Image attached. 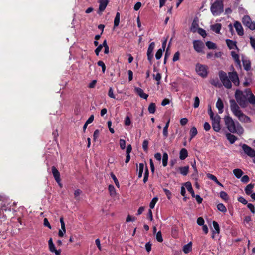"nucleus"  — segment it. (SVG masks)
<instances>
[{
  "label": "nucleus",
  "mask_w": 255,
  "mask_h": 255,
  "mask_svg": "<svg viewBox=\"0 0 255 255\" xmlns=\"http://www.w3.org/2000/svg\"><path fill=\"white\" fill-rule=\"evenodd\" d=\"M196 71L198 74L202 77H206L207 76V66L197 64L196 66Z\"/></svg>",
  "instance_id": "7"
},
{
  "label": "nucleus",
  "mask_w": 255,
  "mask_h": 255,
  "mask_svg": "<svg viewBox=\"0 0 255 255\" xmlns=\"http://www.w3.org/2000/svg\"><path fill=\"white\" fill-rule=\"evenodd\" d=\"M110 175H111V178L114 180L116 186L118 187H119V186H120L119 183V181H118L117 178H116V176L112 172H111L110 173Z\"/></svg>",
  "instance_id": "48"
},
{
  "label": "nucleus",
  "mask_w": 255,
  "mask_h": 255,
  "mask_svg": "<svg viewBox=\"0 0 255 255\" xmlns=\"http://www.w3.org/2000/svg\"><path fill=\"white\" fill-rule=\"evenodd\" d=\"M226 136L231 144L234 143L238 139V138L236 136L230 133H226Z\"/></svg>",
  "instance_id": "20"
},
{
  "label": "nucleus",
  "mask_w": 255,
  "mask_h": 255,
  "mask_svg": "<svg viewBox=\"0 0 255 255\" xmlns=\"http://www.w3.org/2000/svg\"><path fill=\"white\" fill-rule=\"evenodd\" d=\"M184 186L187 188V190L191 193L193 197L195 196V193L193 189L191 183L189 181L186 182L184 183Z\"/></svg>",
  "instance_id": "19"
},
{
  "label": "nucleus",
  "mask_w": 255,
  "mask_h": 255,
  "mask_svg": "<svg viewBox=\"0 0 255 255\" xmlns=\"http://www.w3.org/2000/svg\"><path fill=\"white\" fill-rule=\"evenodd\" d=\"M97 65L102 68V72L104 73L106 70V66L105 63L102 61H99L97 62Z\"/></svg>",
  "instance_id": "47"
},
{
  "label": "nucleus",
  "mask_w": 255,
  "mask_h": 255,
  "mask_svg": "<svg viewBox=\"0 0 255 255\" xmlns=\"http://www.w3.org/2000/svg\"><path fill=\"white\" fill-rule=\"evenodd\" d=\"M148 141L147 139L143 140L142 143V148L145 152H147L148 149Z\"/></svg>",
  "instance_id": "45"
},
{
  "label": "nucleus",
  "mask_w": 255,
  "mask_h": 255,
  "mask_svg": "<svg viewBox=\"0 0 255 255\" xmlns=\"http://www.w3.org/2000/svg\"><path fill=\"white\" fill-rule=\"evenodd\" d=\"M155 44L154 42L150 43L147 51V59L149 61L150 64H152V60L153 58V50L155 48Z\"/></svg>",
  "instance_id": "8"
},
{
  "label": "nucleus",
  "mask_w": 255,
  "mask_h": 255,
  "mask_svg": "<svg viewBox=\"0 0 255 255\" xmlns=\"http://www.w3.org/2000/svg\"><path fill=\"white\" fill-rule=\"evenodd\" d=\"M60 222L61 226V230L59 229L58 231V236L60 237H62L64 236V233H66V228L65 223L64 222V219L63 217H61L60 218Z\"/></svg>",
  "instance_id": "14"
},
{
  "label": "nucleus",
  "mask_w": 255,
  "mask_h": 255,
  "mask_svg": "<svg viewBox=\"0 0 255 255\" xmlns=\"http://www.w3.org/2000/svg\"><path fill=\"white\" fill-rule=\"evenodd\" d=\"M169 123H170V119H169L168 120V121L166 122V125L163 128V135L164 138H166L168 136V128L169 126Z\"/></svg>",
  "instance_id": "28"
},
{
  "label": "nucleus",
  "mask_w": 255,
  "mask_h": 255,
  "mask_svg": "<svg viewBox=\"0 0 255 255\" xmlns=\"http://www.w3.org/2000/svg\"><path fill=\"white\" fill-rule=\"evenodd\" d=\"M243 65L244 69L248 71L251 69V62L249 60H242Z\"/></svg>",
  "instance_id": "27"
},
{
  "label": "nucleus",
  "mask_w": 255,
  "mask_h": 255,
  "mask_svg": "<svg viewBox=\"0 0 255 255\" xmlns=\"http://www.w3.org/2000/svg\"><path fill=\"white\" fill-rule=\"evenodd\" d=\"M51 171L55 181L59 183L60 186H61V184L59 183L60 181V175L59 172L54 166L52 167Z\"/></svg>",
  "instance_id": "13"
},
{
  "label": "nucleus",
  "mask_w": 255,
  "mask_h": 255,
  "mask_svg": "<svg viewBox=\"0 0 255 255\" xmlns=\"http://www.w3.org/2000/svg\"><path fill=\"white\" fill-rule=\"evenodd\" d=\"M120 148L122 149H124L126 148V141L125 140L120 139L119 141Z\"/></svg>",
  "instance_id": "57"
},
{
  "label": "nucleus",
  "mask_w": 255,
  "mask_h": 255,
  "mask_svg": "<svg viewBox=\"0 0 255 255\" xmlns=\"http://www.w3.org/2000/svg\"><path fill=\"white\" fill-rule=\"evenodd\" d=\"M220 197L225 201H228L229 200V196L227 193L225 191H221L220 193Z\"/></svg>",
  "instance_id": "39"
},
{
  "label": "nucleus",
  "mask_w": 255,
  "mask_h": 255,
  "mask_svg": "<svg viewBox=\"0 0 255 255\" xmlns=\"http://www.w3.org/2000/svg\"><path fill=\"white\" fill-rule=\"evenodd\" d=\"M250 39L251 45L253 48L255 50V39L253 38L252 37H251Z\"/></svg>",
  "instance_id": "64"
},
{
  "label": "nucleus",
  "mask_w": 255,
  "mask_h": 255,
  "mask_svg": "<svg viewBox=\"0 0 255 255\" xmlns=\"http://www.w3.org/2000/svg\"><path fill=\"white\" fill-rule=\"evenodd\" d=\"M108 95L109 97H110L111 98L115 99V95L114 94V92H113V89L112 87H110L109 88L108 93Z\"/></svg>",
  "instance_id": "55"
},
{
  "label": "nucleus",
  "mask_w": 255,
  "mask_h": 255,
  "mask_svg": "<svg viewBox=\"0 0 255 255\" xmlns=\"http://www.w3.org/2000/svg\"><path fill=\"white\" fill-rule=\"evenodd\" d=\"M192 244L190 242L188 244L185 245L183 248V251L185 254H188L192 251Z\"/></svg>",
  "instance_id": "22"
},
{
  "label": "nucleus",
  "mask_w": 255,
  "mask_h": 255,
  "mask_svg": "<svg viewBox=\"0 0 255 255\" xmlns=\"http://www.w3.org/2000/svg\"><path fill=\"white\" fill-rule=\"evenodd\" d=\"M226 42L228 48L230 49L237 48L236 42L230 39H227Z\"/></svg>",
  "instance_id": "21"
},
{
  "label": "nucleus",
  "mask_w": 255,
  "mask_h": 255,
  "mask_svg": "<svg viewBox=\"0 0 255 255\" xmlns=\"http://www.w3.org/2000/svg\"><path fill=\"white\" fill-rule=\"evenodd\" d=\"M108 190L110 196L114 197L116 195V192L114 186L112 185H109L108 186Z\"/></svg>",
  "instance_id": "35"
},
{
  "label": "nucleus",
  "mask_w": 255,
  "mask_h": 255,
  "mask_svg": "<svg viewBox=\"0 0 255 255\" xmlns=\"http://www.w3.org/2000/svg\"><path fill=\"white\" fill-rule=\"evenodd\" d=\"M144 170V164L140 163L139 164V172H138V178H140L142 176V174Z\"/></svg>",
  "instance_id": "42"
},
{
  "label": "nucleus",
  "mask_w": 255,
  "mask_h": 255,
  "mask_svg": "<svg viewBox=\"0 0 255 255\" xmlns=\"http://www.w3.org/2000/svg\"><path fill=\"white\" fill-rule=\"evenodd\" d=\"M156 105L154 103H151L149 105L148 110L150 113L151 114H154L155 112L156 111Z\"/></svg>",
  "instance_id": "32"
},
{
  "label": "nucleus",
  "mask_w": 255,
  "mask_h": 255,
  "mask_svg": "<svg viewBox=\"0 0 255 255\" xmlns=\"http://www.w3.org/2000/svg\"><path fill=\"white\" fill-rule=\"evenodd\" d=\"M204 129L206 131H208L211 129V126L208 122H206L204 123Z\"/></svg>",
  "instance_id": "62"
},
{
  "label": "nucleus",
  "mask_w": 255,
  "mask_h": 255,
  "mask_svg": "<svg viewBox=\"0 0 255 255\" xmlns=\"http://www.w3.org/2000/svg\"><path fill=\"white\" fill-rule=\"evenodd\" d=\"M212 122L220 123L221 118L219 115L217 114L215 116L213 117V119H211Z\"/></svg>",
  "instance_id": "54"
},
{
  "label": "nucleus",
  "mask_w": 255,
  "mask_h": 255,
  "mask_svg": "<svg viewBox=\"0 0 255 255\" xmlns=\"http://www.w3.org/2000/svg\"><path fill=\"white\" fill-rule=\"evenodd\" d=\"M43 225L44 226L47 227L49 229H51V226L46 218H45L43 220Z\"/></svg>",
  "instance_id": "61"
},
{
  "label": "nucleus",
  "mask_w": 255,
  "mask_h": 255,
  "mask_svg": "<svg viewBox=\"0 0 255 255\" xmlns=\"http://www.w3.org/2000/svg\"><path fill=\"white\" fill-rule=\"evenodd\" d=\"M230 109L233 114L238 117L241 122L251 123V118L244 114L240 110L239 106L237 104L236 101L232 99L229 100Z\"/></svg>",
  "instance_id": "2"
},
{
  "label": "nucleus",
  "mask_w": 255,
  "mask_h": 255,
  "mask_svg": "<svg viewBox=\"0 0 255 255\" xmlns=\"http://www.w3.org/2000/svg\"><path fill=\"white\" fill-rule=\"evenodd\" d=\"M99 3V9L97 11L98 14H101L106 9L108 3V0H98Z\"/></svg>",
  "instance_id": "10"
},
{
  "label": "nucleus",
  "mask_w": 255,
  "mask_h": 255,
  "mask_svg": "<svg viewBox=\"0 0 255 255\" xmlns=\"http://www.w3.org/2000/svg\"><path fill=\"white\" fill-rule=\"evenodd\" d=\"M250 180L249 176L247 175H244L241 179V181L245 183H248Z\"/></svg>",
  "instance_id": "60"
},
{
  "label": "nucleus",
  "mask_w": 255,
  "mask_h": 255,
  "mask_svg": "<svg viewBox=\"0 0 255 255\" xmlns=\"http://www.w3.org/2000/svg\"><path fill=\"white\" fill-rule=\"evenodd\" d=\"M131 123V120L129 116L126 117L125 119V125L126 126H129Z\"/></svg>",
  "instance_id": "63"
},
{
  "label": "nucleus",
  "mask_w": 255,
  "mask_h": 255,
  "mask_svg": "<svg viewBox=\"0 0 255 255\" xmlns=\"http://www.w3.org/2000/svg\"><path fill=\"white\" fill-rule=\"evenodd\" d=\"M224 5L222 1L216 0L211 5L210 10L214 16L220 15L223 12Z\"/></svg>",
  "instance_id": "4"
},
{
  "label": "nucleus",
  "mask_w": 255,
  "mask_h": 255,
  "mask_svg": "<svg viewBox=\"0 0 255 255\" xmlns=\"http://www.w3.org/2000/svg\"><path fill=\"white\" fill-rule=\"evenodd\" d=\"M189 167L188 166L180 167L179 168L180 173L183 176H186L189 172Z\"/></svg>",
  "instance_id": "29"
},
{
  "label": "nucleus",
  "mask_w": 255,
  "mask_h": 255,
  "mask_svg": "<svg viewBox=\"0 0 255 255\" xmlns=\"http://www.w3.org/2000/svg\"><path fill=\"white\" fill-rule=\"evenodd\" d=\"M207 176L210 179L214 181L218 185H219L221 187H223V184L218 181L217 177L215 175L210 174V173H208L207 174Z\"/></svg>",
  "instance_id": "26"
},
{
  "label": "nucleus",
  "mask_w": 255,
  "mask_h": 255,
  "mask_svg": "<svg viewBox=\"0 0 255 255\" xmlns=\"http://www.w3.org/2000/svg\"><path fill=\"white\" fill-rule=\"evenodd\" d=\"M169 55H170V52H169V45L168 47H167V48L166 49L165 56H164V63L165 64L166 63L167 59L169 57Z\"/></svg>",
  "instance_id": "52"
},
{
  "label": "nucleus",
  "mask_w": 255,
  "mask_h": 255,
  "mask_svg": "<svg viewBox=\"0 0 255 255\" xmlns=\"http://www.w3.org/2000/svg\"><path fill=\"white\" fill-rule=\"evenodd\" d=\"M180 53L179 51L176 52L173 56V61L176 62V61L179 60V58H180Z\"/></svg>",
  "instance_id": "56"
},
{
  "label": "nucleus",
  "mask_w": 255,
  "mask_h": 255,
  "mask_svg": "<svg viewBox=\"0 0 255 255\" xmlns=\"http://www.w3.org/2000/svg\"><path fill=\"white\" fill-rule=\"evenodd\" d=\"M211 84L216 87H220L221 86V84L220 83L218 79H212L211 81Z\"/></svg>",
  "instance_id": "51"
},
{
  "label": "nucleus",
  "mask_w": 255,
  "mask_h": 255,
  "mask_svg": "<svg viewBox=\"0 0 255 255\" xmlns=\"http://www.w3.org/2000/svg\"><path fill=\"white\" fill-rule=\"evenodd\" d=\"M206 45L209 49H215L217 47L216 44L211 41L206 42Z\"/></svg>",
  "instance_id": "41"
},
{
  "label": "nucleus",
  "mask_w": 255,
  "mask_h": 255,
  "mask_svg": "<svg viewBox=\"0 0 255 255\" xmlns=\"http://www.w3.org/2000/svg\"><path fill=\"white\" fill-rule=\"evenodd\" d=\"M99 130L98 129H96L95 130V131L94 132V134H93L94 141H96V140L99 137Z\"/></svg>",
  "instance_id": "59"
},
{
  "label": "nucleus",
  "mask_w": 255,
  "mask_h": 255,
  "mask_svg": "<svg viewBox=\"0 0 255 255\" xmlns=\"http://www.w3.org/2000/svg\"><path fill=\"white\" fill-rule=\"evenodd\" d=\"M233 174L238 179L240 178L243 174V172L240 169H235L233 170Z\"/></svg>",
  "instance_id": "31"
},
{
  "label": "nucleus",
  "mask_w": 255,
  "mask_h": 255,
  "mask_svg": "<svg viewBox=\"0 0 255 255\" xmlns=\"http://www.w3.org/2000/svg\"><path fill=\"white\" fill-rule=\"evenodd\" d=\"M120 14L119 12H117L116 14V16L114 19V27H117L120 23Z\"/></svg>",
  "instance_id": "33"
},
{
  "label": "nucleus",
  "mask_w": 255,
  "mask_h": 255,
  "mask_svg": "<svg viewBox=\"0 0 255 255\" xmlns=\"http://www.w3.org/2000/svg\"><path fill=\"white\" fill-rule=\"evenodd\" d=\"M243 24L251 30H255V23L253 22L251 18L248 15L244 16L242 18Z\"/></svg>",
  "instance_id": "6"
},
{
  "label": "nucleus",
  "mask_w": 255,
  "mask_h": 255,
  "mask_svg": "<svg viewBox=\"0 0 255 255\" xmlns=\"http://www.w3.org/2000/svg\"><path fill=\"white\" fill-rule=\"evenodd\" d=\"M197 32L203 37H205L207 36L206 31L201 28H198Z\"/></svg>",
  "instance_id": "50"
},
{
  "label": "nucleus",
  "mask_w": 255,
  "mask_h": 255,
  "mask_svg": "<svg viewBox=\"0 0 255 255\" xmlns=\"http://www.w3.org/2000/svg\"><path fill=\"white\" fill-rule=\"evenodd\" d=\"M217 209L221 212L225 213L227 211V208L223 203H219L217 205Z\"/></svg>",
  "instance_id": "40"
},
{
  "label": "nucleus",
  "mask_w": 255,
  "mask_h": 255,
  "mask_svg": "<svg viewBox=\"0 0 255 255\" xmlns=\"http://www.w3.org/2000/svg\"><path fill=\"white\" fill-rule=\"evenodd\" d=\"M198 26L199 25L197 21H195V20H194L191 24L190 30L193 33H195L197 31H198V29L199 28Z\"/></svg>",
  "instance_id": "30"
},
{
  "label": "nucleus",
  "mask_w": 255,
  "mask_h": 255,
  "mask_svg": "<svg viewBox=\"0 0 255 255\" xmlns=\"http://www.w3.org/2000/svg\"><path fill=\"white\" fill-rule=\"evenodd\" d=\"M213 130L216 132H219L221 129L220 123L212 122V123Z\"/></svg>",
  "instance_id": "38"
},
{
  "label": "nucleus",
  "mask_w": 255,
  "mask_h": 255,
  "mask_svg": "<svg viewBox=\"0 0 255 255\" xmlns=\"http://www.w3.org/2000/svg\"><path fill=\"white\" fill-rule=\"evenodd\" d=\"M225 125L228 130L231 133H235L237 132L235 124L232 118L229 116H226L224 118Z\"/></svg>",
  "instance_id": "5"
},
{
  "label": "nucleus",
  "mask_w": 255,
  "mask_h": 255,
  "mask_svg": "<svg viewBox=\"0 0 255 255\" xmlns=\"http://www.w3.org/2000/svg\"><path fill=\"white\" fill-rule=\"evenodd\" d=\"M163 191H164L165 195H166L167 198L168 199H170L171 198V196H172L171 192L169 190H168L167 189H163Z\"/></svg>",
  "instance_id": "58"
},
{
  "label": "nucleus",
  "mask_w": 255,
  "mask_h": 255,
  "mask_svg": "<svg viewBox=\"0 0 255 255\" xmlns=\"http://www.w3.org/2000/svg\"><path fill=\"white\" fill-rule=\"evenodd\" d=\"M0 212L1 213V211L4 212L6 211L7 210L10 211V208L8 207V204H6L5 203L1 204V205L0 206ZM2 218L4 220L6 219V216L3 215L2 216L1 215V213L0 214V219Z\"/></svg>",
  "instance_id": "17"
},
{
  "label": "nucleus",
  "mask_w": 255,
  "mask_h": 255,
  "mask_svg": "<svg viewBox=\"0 0 255 255\" xmlns=\"http://www.w3.org/2000/svg\"><path fill=\"white\" fill-rule=\"evenodd\" d=\"M255 186V184L250 183L245 188V193L247 195H250L252 193V189Z\"/></svg>",
  "instance_id": "25"
},
{
  "label": "nucleus",
  "mask_w": 255,
  "mask_h": 255,
  "mask_svg": "<svg viewBox=\"0 0 255 255\" xmlns=\"http://www.w3.org/2000/svg\"><path fill=\"white\" fill-rule=\"evenodd\" d=\"M168 155L167 153H163L162 158V164L164 167H166L168 164Z\"/></svg>",
  "instance_id": "36"
},
{
  "label": "nucleus",
  "mask_w": 255,
  "mask_h": 255,
  "mask_svg": "<svg viewBox=\"0 0 255 255\" xmlns=\"http://www.w3.org/2000/svg\"><path fill=\"white\" fill-rule=\"evenodd\" d=\"M216 106L219 110V113H222L223 111L224 104L222 100L220 98H218L217 100Z\"/></svg>",
  "instance_id": "18"
},
{
  "label": "nucleus",
  "mask_w": 255,
  "mask_h": 255,
  "mask_svg": "<svg viewBox=\"0 0 255 255\" xmlns=\"http://www.w3.org/2000/svg\"><path fill=\"white\" fill-rule=\"evenodd\" d=\"M149 177V170L147 166L146 167L143 178V182L145 183L147 181Z\"/></svg>",
  "instance_id": "46"
},
{
  "label": "nucleus",
  "mask_w": 255,
  "mask_h": 255,
  "mask_svg": "<svg viewBox=\"0 0 255 255\" xmlns=\"http://www.w3.org/2000/svg\"><path fill=\"white\" fill-rule=\"evenodd\" d=\"M193 47L196 51L198 53L202 52L204 47V43L201 41L194 40L193 41Z\"/></svg>",
  "instance_id": "12"
},
{
  "label": "nucleus",
  "mask_w": 255,
  "mask_h": 255,
  "mask_svg": "<svg viewBox=\"0 0 255 255\" xmlns=\"http://www.w3.org/2000/svg\"><path fill=\"white\" fill-rule=\"evenodd\" d=\"M235 98L239 105L243 108H245L248 106V99L247 96L244 94L242 91L239 89L236 90L235 93Z\"/></svg>",
  "instance_id": "3"
},
{
  "label": "nucleus",
  "mask_w": 255,
  "mask_h": 255,
  "mask_svg": "<svg viewBox=\"0 0 255 255\" xmlns=\"http://www.w3.org/2000/svg\"><path fill=\"white\" fill-rule=\"evenodd\" d=\"M198 133L197 130L195 127H193L190 131V135L191 139L193 138Z\"/></svg>",
  "instance_id": "34"
},
{
  "label": "nucleus",
  "mask_w": 255,
  "mask_h": 255,
  "mask_svg": "<svg viewBox=\"0 0 255 255\" xmlns=\"http://www.w3.org/2000/svg\"><path fill=\"white\" fill-rule=\"evenodd\" d=\"M245 92L246 93V96L247 97L249 95V97L248 98V101L249 103L253 105V106L255 105V96L252 93V91L250 89L248 88L245 90Z\"/></svg>",
  "instance_id": "11"
},
{
  "label": "nucleus",
  "mask_w": 255,
  "mask_h": 255,
  "mask_svg": "<svg viewBox=\"0 0 255 255\" xmlns=\"http://www.w3.org/2000/svg\"><path fill=\"white\" fill-rule=\"evenodd\" d=\"M213 226L215 229V231H213V232L219 234L220 233V227L218 223L216 221H213Z\"/></svg>",
  "instance_id": "37"
},
{
  "label": "nucleus",
  "mask_w": 255,
  "mask_h": 255,
  "mask_svg": "<svg viewBox=\"0 0 255 255\" xmlns=\"http://www.w3.org/2000/svg\"><path fill=\"white\" fill-rule=\"evenodd\" d=\"M156 239L157 241L159 242H163V238L162 236V233L160 231H158L156 236Z\"/></svg>",
  "instance_id": "49"
},
{
  "label": "nucleus",
  "mask_w": 255,
  "mask_h": 255,
  "mask_svg": "<svg viewBox=\"0 0 255 255\" xmlns=\"http://www.w3.org/2000/svg\"><path fill=\"white\" fill-rule=\"evenodd\" d=\"M234 26L239 36L244 35V30L240 22L236 21L234 24Z\"/></svg>",
  "instance_id": "15"
},
{
  "label": "nucleus",
  "mask_w": 255,
  "mask_h": 255,
  "mask_svg": "<svg viewBox=\"0 0 255 255\" xmlns=\"http://www.w3.org/2000/svg\"><path fill=\"white\" fill-rule=\"evenodd\" d=\"M188 156V151L185 148H182L179 153V158L181 160L185 159Z\"/></svg>",
  "instance_id": "23"
},
{
  "label": "nucleus",
  "mask_w": 255,
  "mask_h": 255,
  "mask_svg": "<svg viewBox=\"0 0 255 255\" xmlns=\"http://www.w3.org/2000/svg\"><path fill=\"white\" fill-rule=\"evenodd\" d=\"M211 29L213 31L219 34L221 29V24L220 23H217L212 25L211 27Z\"/></svg>",
  "instance_id": "24"
},
{
  "label": "nucleus",
  "mask_w": 255,
  "mask_h": 255,
  "mask_svg": "<svg viewBox=\"0 0 255 255\" xmlns=\"http://www.w3.org/2000/svg\"><path fill=\"white\" fill-rule=\"evenodd\" d=\"M135 91L136 92V93L142 98L144 99H147L148 97V95L145 93L143 91V90L140 88H139V87H135Z\"/></svg>",
  "instance_id": "16"
},
{
  "label": "nucleus",
  "mask_w": 255,
  "mask_h": 255,
  "mask_svg": "<svg viewBox=\"0 0 255 255\" xmlns=\"http://www.w3.org/2000/svg\"><path fill=\"white\" fill-rule=\"evenodd\" d=\"M158 198L157 197H155L152 199L149 204V207L150 209H153L154 208L155 205L157 202L158 201Z\"/></svg>",
  "instance_id": "43"
},
{
  "label": "nucleus",
  "mask_w": 255,
  "mask_h": 255,
  "mask_svg": "<svg viewBox=\"0 0 255 255\" xmlns=\"http://www.w3.org/2000/svg\"><path fill=\"white\" fill-rule=\"evenodd\" d=\"M218 75L223 85L227 89L232 88V82L236 86L240 84L239 77L236 71L229 72L227 75L224 71L220 70L219 71Z\"/></svg>",
  "instance_id": "1"
},
{
  "label": "nucleus",
  "mask_w": 255,
  "mask_h": 255,
  "mask_svg": "<svg viewBox=\"0 0 255 255\" xmlns=\"http://www.w3.org/2000/svg\"><path fill=\"white\" fill-rule=\"evenodd\" d=\"M200 104V100L198 97L196 96L195 97L194 103L193 106L195 108H197L199 107Z\"/></svg>",
  "instance_id": "53"
},
{
  "label": "nucleus",
  "mask_w": 255,
  "mask_h": 255,
  "mask_svg": "<svg viewBox=\"0 0 255 255\" xmlns=\"http://www.w3.org/2000/svg\"><path fill=\"white\" fill-rule=\"evenodd\" d=\"M163 51H164V49H162L161 48H160L157 50L155 54L156 59L159 60L161 58Z\"/></svg>",
  "instance_id": "44"
},
{
  "label": "nucleus",
  "mask_w": 255,
  "mask_h": 255,
  "mask_svg": "<svg viewBox=\"0 0 255 255\" xmlns=\"http://www.w3.org/2000/svg\"><path fill=\"white\" fill-rule=\"evenodd\" d=\"M244 153L250 157H254L255 155V150L246 144L242 146Z\"/></svg>",
  "instance_id": "9"
}]
</instances>
